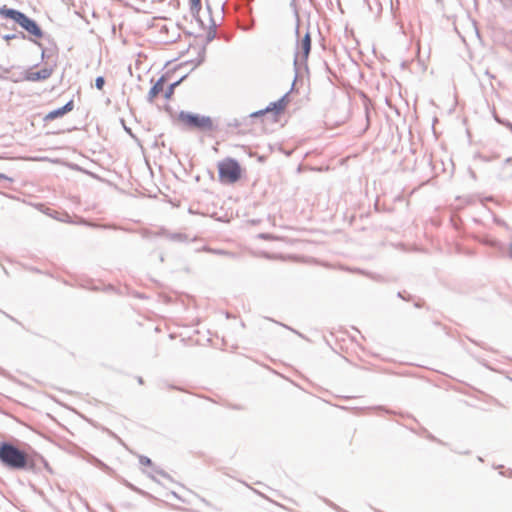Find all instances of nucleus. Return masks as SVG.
Here are the masks:
<instances>
[{"label":"nucleus","instance_id":"f257e3e1","mask_svg":"<svg viewBox=\"0 0 512 512\" xmlns=\"http://www.w3.org/2000/svg\"><path fill=\"white\" fill-rule=\"evenodd\" d=\"M0 463L13 471L40 472L42 468L51 472L45 458L35 451L27 452L9 441L0 442Z\"/></svg>","mask_w":512,"mask_h":512},{"label":"nucleus","instance_id":"f03ea898","mask_svg":"<svg viewBox=\"0 0 512 512\" xmlns=\"http://www.w3.org/2000/svg\"><path fill=\"white\" fill-rule=\"evenodd\" d=\"M0 16H2L5 19L13 20L29 35L35 37L36 39L44 37V32L39 26V24L34 19L28 17L25 13L17 9L9 8L6 5H4L0 7Z\"/></svg>","mask_w":512,"mask_h":512},{"label":"nucleus","instance_id":"7ed1b4c3","mask_svg":"<svg viewBox=\"0 0 512 512\" xmlns=\"http://www.w3.org/2000/svg\"><path fill=\"white\" fill-rule=\"evenodd\" d=\"M242 169L234 158H225L218 163V176L222 183H235L241 178Z\"/></svg>","mask_w":512,"mask_h":512},{"label":"nucleus","instance_id":"20e7f679","mask_svg":"<svg viewBox=\"0 0 512 512\" xmlns=\"http://www.w3.org/2000/svg\"><path fill=\"white\" fill-rule=\"evenodd\" d=\"M311 52V36L309 31L305 33L303 38L297 43V49L294 55V69L296 76L301 70H308L307 60Z\"/></svg>","mask_w":512,"mask_h":512},{"label":"nucleus","instance_id":"39448f33","mask_svg":"<svg viewBox=\"0 0 512 512\" xmlns=\"http://www.w3.org/2000/svg\"><path fill=\"white\" fill-rule=\"evenodd\" d=\"M178 118L189 128H196L200 131H213L215 129L211 117L197 113L180 111Z\"/></svg>","mask_w":512,"mask_h":512},{"label":"nucleus","instance_id":"423d86ee","mask_svg":"<svg viewBox=\"0 0 512 512\" xmlns=\"http://www.w3.org/2000/svg\"><path fill=\"white\" fill-rule=\"evenodd\" d=\"M53 73V68L51 67H44L41 70L32 72V71H26L22 77L15 79L14 77H11L10 79L13 82H18L21 80L25 81H31V82H37L48 79Z\"/></svg>","mask_w":512,"mask_h":512},{"label":"nucleus","instance_id":"0eeeda50","mask_svg":"<svg viewBox=\"0 0 512 512\" xmlns=\"http://www.w3.org/2000/svg\"><path fill=\"white\" fill-rule=\"evenodd\" d=\"M167 79L165 75H161L155 82H152V87L150 88L148 95H147V101L149 103H153L155 98L164 91V84L166 83Z\"/></svg>","mask_w":512,"mask_h":512},{"label":"nucleus","instance_id":"6e6552de","mask_svg":"<svg viewBox=\"0 0 512 512\" xmlns=\"http://www.w3.org/2000/svg\"><path fill=\"white\" fill-rule=\"evenodd\" d=\"M73 108H74V101L71 99L62 107H59L57 109L50 111L48 114L45 115L43 120L45 122H47V121H52L54 119L60 118V117L64 116L65 114L71 112L73 110Z\"/></svg>","mask_w":512,"mask_h":512},{"label":"nucleus","instance_id":"1a4fd4ad","mask_svg":"<svg viewBox=\"0 0 512 512\" xmlns=\"http://www.w3.org/2000/svg\"><path fill=\"white\" fill-rule=\"evenodd\" d=\"M159 234L173 242H187L189 240L188 235L185 233H172L168 230L162 229Z\"/></svg>","mask_w":512,"mask_h":512},{"label":"nucleus","instance_id":"9d476101","mask_svg":"<svg viewBox=\"0 0 512 512\" xmlns=\"http://www.w3.org/2000/svg\"><path fill=\"white\" fill-rule=\"evenodd\" d=\"M189 2L191 15L200 23V25L203 26L204 24L199 17V12L201 10V0H189Z\"/></svg>","mask_w":512,"mask_h":512},{"label":"nucleus","instance_id":"9b49d317","mask_svg":"<svg viewBox=\"0 0 512 512\" xmlns=\"http://www.w3.org/2000/svg\"><path fill=\"white\" fill-rule=\"evenodd\" d=\"M187 77V74H184L180 77L179 80L171 83L164 91L163 96L165 99H170L172 95L174 94L175 88Z\"/></svg>","mask_w":512,"mask_h":512},{"label":"nucleus","instance_id":"f8f14e48","mask_svg":"<svg viewBox=\"0 0 512 512\" xmlns=\"http://www.w3.org/2000/svg\"><path fill=\"white\" fill-rule=\"evenodd\" d=\"M45 214L56 219V220H59V221H62V222H68V223H72V221L70 220V216L67 214V213H63V217H60V213L56 210H53V209H50V208H47L46 211H45Z\"/></svg>","mask_w":512,"mask_h":512},{"label":"nucleus","instance_id":"ddd939ff","mask_svg":"<svg viewBox=\"0 0 512 512\" xmlns=\"http://www.w3.org/2000/svg\"><path fill=\"white\" fill-rule=\"evenodd\" d=\"M512 157H508L505 159V161L503 162V166H502V173H503V177L506 178V179H511L512 178Z\"/></svg>","mask_w":512,"mask_h":512},{"label":"nucleus","instance_id":"4468645a","mask_svg":"<svg viewBox=\"0 0 512 512\" xmlns=\"http://www.w3.org/2000/svg\"><path fill=\"white\" fill-rule=\"evenodd\" d=\"M266 109H269V113L272 112L275 116H278L284 111L283 104L281 101H275L270 103Z\"/></svg>","mask_w":512,"mask_h":512},{"label":"nucleus","instance_id":"2eb2a0df","mask_svg":"<svg viewBox=\"0 0 512 512\" xmlns=\"http://www.w3.org/2000/svg\"><path fill=\"white\" fill-rule=\"evenodd\" d=\"M204 54H205V47L202 48L201 53H199L198 58L195 60L187 61L184 65L191 66V70L195 69L197 66H199L204 61Z\"/></svg>","mask_w":512,"mask_h":512},{"label":"nucleus","instance_id":"dca6fc26","mask_svg":"<svg viewBox=\"0 0 512 512\" xmlns=\"http://www.w3.org/2000/svg\"><path fill=\"white\" fill-rule=\"evenodd\" d=\"M493 117L497 123L507 127L512 132V123L510 121L500 118L495 112L493 113Z\"/></svg>","mask_w":512,"mask_h":512},{"label":"nucleus","instance_id":"f3484780","mask_svg":"<svg viewBox=\"0 0 512 512\" xmlns=\"http://www.w3.org/2000/svg\"><path fill=\"white\" fill-rule=\"evenodd\" d=\"M216 36V24L213 22V25L212 27L210 28V30L207 32V35H206V42L209 43L211 42Z\"/></svg>","mask_w":512,"mask_h":512},{"label":"nucleus","instance_id":"a211bd4d","mask_svg":"<svg viewBox=\"0 0 512 512\" xmlns=\"http://www.w3.org/2000/svg\"><path fill=\"white\" fill-rule=\"evenodd\" d=\"M105 85V78L103 76H98L95 79V87L98 90H102Z\"/></svg>","mask_w":512,"mask_h":512},{"label":"nucleus","instance_id":"6ab92c4d","mask_svg":"<svg viewBox=\"0 0 512 512\" xmlns=\"http://www.w3.org/2000/svg\"><path fill=\"white\" fill-rule=\"evenodd\" d=\"M139 463L144 466H152V460L149 457L144 456V455H141L139 457Z\"/></svg>","mask_w":512,"mask_h":512},{"label":"nucleus","instance_id":"aec40b11","mask_svg":"<svg viewBox=\"0 0 512 512\" xmlns=\"http://www.w3.org/2000/svg\"><path fill=\"white\" fill-rule=\"evenodd\" d=\"M267 113H269V109L264 108V109H261V110H258V111H255V112H252V113L250 114V117H252V118H256V117L263 116V115H265V114H267Z\"/></svg>","mask_w":512,"mask_h":512},{"label":"nucleus","instance_id":"412c9836","mask_svg":"<svg viewBox=\"0 0 512 512\" xmlns=\"http://www.w3.org/2000/svg\"><path fill=\"white\" fill-rule=\"evenodd\" d=\"M255 25V20L253 18L250 19L249 23H247L246 25H243L242 26V29L244 31H249L251 30Z\"/></svg>","mask_w":512,"mask_h":512},{"label":"nucleus","instance_id":"4be33fe9","mask_svg":"<svg viewBox=\"0 0 512 512\" xmlns=\"http://www.w3.org/2000/svg\"><path fill=\"white\" fill-rule=\"evenodd\" d=\"M13 34H14L15 39H26L27 38L25 33L22 31H17L16 33H13Z\"/></svg>","mask_w":512,"mask_h":512},{"label":"nucleus","instance_id":"5701e85b","mask_svg":"<svg viewBox=\"0 0 512 512\" xmlns=\"http://www.w3.org/2000/svg\"><path fill=\"white\" fill-rule=\"evenodd\" d=\"M278 101H281V103L283 104V108L285 109L288 103V93L284 94Z\"/></svg>","mask_w":512,"mask_h":512},{"label":"nucleus","instance_id":"b1692460","mask_svg":"<svg viewBox=\"0 0 512 512\" xmlns=\"http://www.w3.org/2000/svg\"><path fill=\"white\" fill-rule=\"evenodd\" d=\"M154 471H155L157 474H159V475H161V476H163V477H165V478L170 479V476H169V475H168L164 470L159 469V468H155V469H154Z\"/></svg>","mask_w":512,"mask_h":512},{"label":"nucleus","instance_id":"393cba45","mask_svg":"<svg viewBox=\"0 0 512 512\" xmlns=\"http://www.w3.org/2000/svg\"><path fill=\"white\" fill-rule=\"evenodd\" d=\"M41 48V57L44 59L46 57V50L43 48L42 44L38 41H34Z\"/></svg>","mask_w":512,"mask_h":512},{"label":"nucleus","instance_id":"a878e982","mask_svg":"<svg viewBox=\"0 0 512 512\" xmlns=\"http://www.w3.org/2000/svg\"><path fill=\"white\" fill-rule=\"evenodd\" d=\"M0 180H5V181H8L10 183L13 182V179L11 177H9V176H7V175H5L3 173H0Z\"/></svg>","mask_w":512,"mask_h":512},{"label":"nucleus","instance_id":"bb28decb","mask_svg":"<svg viewBox=\"0 0 512 512\" xmlns=\"http://www.w3.org/2000/svg\"><path fill=\"white\" fill-rule=\"evenodd\" d=\"M228 126H229V127H235V128H237V127H239V126H240V122H239L237 119H234V120H233V122H230V123L228 124Z\"/></svg>","mask_w":512,"mask_h":512},{"label":"nucleus","instance_id":"cd10ccee","mask_svg":"<svg viewBox=\"0 0 512 512\" xmlns=\"http://www.w3.org/2000/svg\"><path fill=\"white\" fill-rule=\"evenodd\" d=\"M11 68H12V67H2V66H0V70H1V72H2L3 74H8V73H10Z\"/></svg>","mask_w":512,"mask_h":512},{"label":"nucleus","instance_id":"c85d7f7f","mask_svg":"<svg viewBox=\"0 0 512 512\" xmlns=\"http://www.w3.org/2000/svg\"><path fill=\"white\" fill-rule=\"evenodd\" d=\"M3 39L6 40V41L15 39L14 38V34H6V35L3 36Z\"/></svg>","mask_w":512,"mask_h":512},{"label":"nucleus","instance_id":"c756f323","mask_svg":"<svg viewBox=\"0 0 512 512\" xmlns=\"http://www.w3.org/2000/svg\"><path fill=\"white\" fill-rule=\"evenodd\" d=\"M122 123H124V121H123V120H122ZM123 126H124L125 131H126L127 133H129L131 136H133L131 129H130V128H128L125 124H123Z\"/></svg>","mask_w":512,"mask_h":512},{"label":"nucleus","instance_id":"7c9ffc66","mask_svg":"<svg viewBox=\"0 0 512 512\" xmlns=\"http://www.w3.org/2000/svg\"><path fill=\"white\" fill-rule=\"evenodd\" d=\"M259 237L262 238V239H269L270 235L262 233V234L259 235Z\"/></svg>","mask_w":512,"mask_h":512},{"label":"nucleus","instance_id":"2f4dec72","mask_svg":"<svg viewBox=\"0 0 512 512\" xmlns=\"http://www.w3.org/2000/svg\"><path fill=\"white\" fill-rule=\"evenodd\" d=\"M397 296H398L399 298H402L403 300H409V298H406V297H404V296H403V293H402V292H398V293H397Z\"/></svg>","mask_w":512,"mask_h":512},{"label":"nucleus","instance_id":"473e14b6","mask_svg":"<svg viewBox=\"0 0 512 512\" xmlns=\"http://www.w3.org/2000/svg\"><path fill=\"white\" fill-rule=\"evenodd\" d=\"M295 33H296L297 36H299V22L296 25Z\"/></svg>","mask_w":512,"mask_h":512},{"label":"nucleus","instance_id":"72a5a7b5","mask_svg":"<svg viewBox=\"0 0 512 512\" xmlns=\"http://www.w3.org/2000/svg\"><path fill=\"white\" fill-rule=\"evenodd\" d=\"M509 256H510V258L512 259V242H511V245H510V252H509Z\"/></svg>","mask_w":512,"mask_h":512},{"label":"nucleus","instance_id":"f704fd0d","mask_svg":"<svg viewBox=\"0 0 512 512\" xmlns=\"http://www.w3.org/2000/svg\"><path fill=\"white\" fill-rule=\"evenodd\" d=\"M414 306H415V307H417V308H419V307H421L422 305H421L419 302H416V303L414 304Z\"/></svg>","mask_w":512,"mask_h":512},{"label":"nucleus","instance_id":"c9c22d12","mask_svg":"<svg viewBox=\"0 0 512 512\" xmlns=\"http://www.w3.org/2000/svg\"><path fill=\"white\" fill-rule=\"evenodd\" d=\"M8 318H10L12 321H16L14 317L8 315V314H5Z\"/></svg>","mask_w":512,"mask_h":512},{"label":"nucleus","instance_id":"e433bc0d","mask_svg":"<svg viewBox=\"0 0 512 512\" xmlns=\"http://www.w3.org/2000/svg\"><path fill=\"white\" fill-rule=\"evenodd\" d=\"M138 382H139L140 384H143V379H142V377H139V378H138Z\"/></svg>","mask_w":512,"mask_h":512},{"label":"nucleus","instance_id":"4c0bfd02","mask_svg":"<svg viewBox=\"0 0 512 512\" xmlns=\"http://www.w3.org/2000/svg\"><path fill=\"white\" fill-rule=\"evenodd\" d=\"M127 486H128L129 488H131L132 490H136V489L133 487V485H131V484H127Z\"/></svg>","mask_w":512,"mask_h":512},{"label":"nucleus","instance_id":"58836bf2","mask_svg":"<svg viewBox=\"0 0 512 512\" xmlns=\"http://www.w3.org/2000/svg\"><path fill=\"white\" fill-rule=\"evenodd\" d=\"M500 3L505 4L506 0H498Z\"/></svg>","mask_w":512,"mask_h":512},{"label":"nucleus","instance_id":"ea45409f","mask_svg":"<svg viewBox=\"0 0 512 512\" xmlns=\"http://www.w3.org/2000/svg\"><path fill=\"white\" fill-rule=\"evenodd\" d=\"M172 495L176 498H178L177 494L175 492H172Z\"/></svg>","mask_w":512,"mask_h":512},{"label":"nucleus","instance_id":"a19ab883","mask_svg":"<svg viewBox=\"0 0 512 512\" xmlns=\"http://www.w3.org/2000/svg\"><path fill=\"white\" fill-rule=\"evenodd\" d=\"M248 12H249V13H251V12H252V8H251V7H249V8H248Z\"/></svg>","mask_w":512,"mask_h":512}]
</instances>
